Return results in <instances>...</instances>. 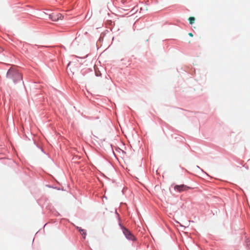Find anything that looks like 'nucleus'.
<instances>
[{
    "mask_svg": "<svg viewBox=\"0 0 250 250\" xmlns=\"http://www.w3.org/2000/svg\"><path fill=\"white\" fill-rule=\"evenodd\" d=\"M123 231L127 239L131 240L135 239L133 235L127 229L124 228L123 229Z\"/></svg>",
    "mask_w": 250,
    "mask_h": 250,
    "instance_id": "4",
    "label": "nucleus"
},
{
    "mask_svg": "<svg viewBox=\"0 0 250 250\" xmlns=\"http://www.w3.org/2000/svg\"><path fill=\"white\" fill-rule=\"evenodd\" d=\"M79 231L82 233V234L83 236H85L86 235V232L85 231H84V230L83 229H79Z\"/></svg>",
    "mask_w": 250,
    "mask_h": 250,
    "instance_id": "6",
    "label": "nucleus"
},
{
    "mask_svg": "<svg viewBox=\"0 0 250 250\" xmlns=\"http://www.w3.org/2000/svg\"><path fill=\"white\" fill-rule=\"evenodd\" d=\"M195 19L193 17H191L188 18V21L190 24H192L195 21Z\"/></svg>",
    "mask_w": 250,
    "mask_h": 250,
    "instance_id": "5",
    "label": "nucleus"
},
{
    "mask_svg": "<svg viewBox=\"0 0 250 250\" xmlns=\"http://www.w3.org/2000/svg\"><path fill=\"white\" fill-rule=\"evenodd\" d=\"M6 78L9 83L14 84L22 81V76L17 69L11 67L7 72Z\"/></svg>",
    "mask_w": 250,
    "mask_h": 250,
    "instance_id": "1",
    "label": "nucleus"
},
{
    "mask_svg": "<svg viewBox=\"0 0 250 250\" xmlns=\"http://www.w3.org/2000/svg\"><path fill=\"white\" fill-rule=\"evenodd\" d=\"M49 19L54 21L62 20L63 16L60 13H52L49 15Z\"/></svg>",
    "mask_w": 250,
    "mask_h": 250,
    "instance_id": "3",
    "label": "nucleus"
},
{
    "mask_svg": "<svg viewBox=\"0 0 250 250\" xmlns=\"http://www.w3.org/2000/svg\"><path fill=\"white\" fill-rule=\"evenodd\" d=\"M2 51H3V49L1 47H0V53L2 52Z\"/></svg>",
    "mask_w": 250,
    "mask_h": 250,
    "instance_id": "8",
    "label": "nucleus"
},
{
    "mask_svg": "<svg viewBox=\"0 0 250 250\" xmlns=\"http://www.w3.org/2000/svg\"><path fill=\"white\" fill-rule=\"evenodd\" d=\"M188 35L190 37H193V36L192 33H188Z\"/></svg>",
    "mask_w": 250,
    "mask_h": 250,
    "instance_id": "7",
    "label": "nucleus"
},
{
    "mask_svg": "<svg viewBox=\"0 0 250 250\" xmlns=\"http://www.w3.org/2000/svg\"><path fill=\"white\" fill-rule=\"evenodd\" d=\"M191 188L189 187H188L185 185L182 184L180 185H175L174 187V189L175 190H176L179 192H182V191H186L188 190L189 189H191Z\"/></svg>",
    "mask_w": 250,
    "mask_h": 250,
    "instance_id": "2",
    "label": "nucleus"
}]
</instances>
